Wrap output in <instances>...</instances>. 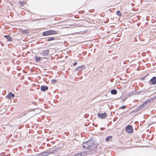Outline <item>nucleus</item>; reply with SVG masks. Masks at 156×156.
<instances>
[{
  "label": "nucleus",
  "mask_w": 156,
  "mask_h": 156,
  "mask_svg": "<svg viewBox=\"0 0 156 156\" xmlns=\"http://www.w3.org/2000/svg\"><path fill=\"white\" fill-rule=\"evenodd\" d=\"M98 116L99 118H101L102 119H104L107 116V114L105 112L103 113L102 114L98 113Z\"/></svg>",
  "instance_id": "423d86ee"
},
{
  "label": "nucleus",
  "mask_w": 156,
  "mask_h": 156,
  "mask_svg": "<svg viewBox=\"0 0 156 156\" xmlns=\"http://www.w3.org/2000/svg\"><path fill=\"white\" fill-rule=\"evenodd\" d=\"M20 3L22 6H23L24 5V1H21L20 2Z\"/></svg>",
  "instance_id": "4be33fe9"
},
{
  "label": "nucleus",
  "mask_w": 156,
  "mask_h": 156,
  "mask_svg": "<svg viewBox=\"0 0 156 156\" xmlns=\"http://www.w3.org/2000/svg\"><path fill=\"white\" fill-rule=\"evenodd\" d=\"M147 103V102L146 101H145L144 103H143L142 104H143L144 105V107L146 105V104Z\"/></svg>",
  "instance_id": "393cba45"
},
{
  "label": "nucleus",
  "mask_w": 156,
  "mask_h": 156,
  "mask_svg": "<svg viewBox=\"0 0 156 156\" xmlns=\"http://www.w3.org/2000/svg\"><path fill=\"white\" fill-rule=\"evenodd\" d=\"M111 93L112 94L115 95L117 94V91L115 89H114L111 90Z\"/></svg>",
  "instance_id": "dca6fc26"
},
{
  "label": "nucleus",
  "mask_w": 156,
  "mask_h": 156,
  "mask_svg": "<svg viewBox=\"0 0 156 156\" xmlns=\"http://www.w3.org/2000/svg\"><path fill=\"white\" fill-rule=\"evenodd\" d=\"M93 144H94L93 141L91 140H89L83 143V147L84 148L87 149L92 147Z\"/></svg>",
  "instance_id": "f257e3e1"
},
{
  "label": "nucleus",
  "mask_w": 156,
  "mask_h": 156,
  "mask_svg": "<svg viewBox=\"0 0 156 156\" xmlns=\"http://www.w3.org/2000/svg\"><path fill=\"white\" fill-rule=\"evenodd\" d=\"M49 51L48 50H42L40 52V55L41 58H44L49 55Z\"/></svg>",
  "instance_id": "7ed1b4c3"
},
{
  "label": "nucleus",
  "mask_w": 156,
  "mask_h": 156,
  "mask_svg": "<svg viewBox=\"0 0 156 156\" xmlns=\"http://www.w3.org/2000/svg\"><path fill=\"white\" fill-rule=\"evenodd\" d=\"M93 147L92 148L90 149L89 150V153L91 154H93L96 152V145L94 144L92 146Z\"/></svg>",
  "instance_id": "39448f33"
},
{
  "label": "nucleus",
  "mask_w": 156,
  "mask_h": 156,
  "mask_svg": "<svg viewBox=\"0 0 156 156\" xmlns=\"http://www.w3.org/2000/svg\"><path fill=\"white\" fill-rule=\"evenodd\" d=\"M77 64V62H74L73 63V65L74 66H76Z\"/></svg>",
  "instance_id": "c85d7f7f"
},
{
  "label": "nucleus",
  "mask_w": 156,
  "mask_h": 156,
  "mask_svg": "<svg viewBox=\"0 0 156 156\" xmlns=\"http://www.w3.org/2000/svg\"><path fill=\"white\" fill-rule=\"evenodd\" d=\"M51 81L52 83H55L57 82V80L55 79L51 80Z\"/></svg>",
  "instance_id": "5701e85b"
},
{
  "label": "nucleus",
  "mask_w": 156,
  "mask_h": 156,
  "mask_svg": "<svg viewBox=\"0 0 156 156\" xmlns=\"http://www.w3.org/2000/svg\"><path fill=\"white\" fill-rule=\"evenodd\" d=\"M133 92H131V93H129V94H128V96H131L132 95H133Z\"/></svg>",
  "instance_id": "bb28decb"
},
{
  "label": "nucleus",
  "mask_w": 156,
  "mask_h": 156,
  "mask_svg": "<svg viewBox=\"0 0 156 156\" xmlns=\"http://www.w3.org/2000/svg\"><path fill=\"white\" fill-rule=\"evenodd\" d=\"M48 87L47 86H42L41 87V90L42 91H44L48 90Z\"/></svg>",
  "instance_id": "9b49d317"
},
{
  "label": "nucleus",
  "mask_w": 156,
  "mask_h": 156,
  "mask_svg": "<svg viewBox=\"0 0 156 156\" xmlns=\"http://www.w3.org/2000/svg\"><path fill=\"white\" fill-rule=\"evenodd\" d=\"M35 58H36V61L37 62H39L40 61L41 59V57H37L36 56L35 57Z\"/></svg>",
  "instance_id": "a211bd4d"
},
{
  "label": "nucleus",
  "mask_w": 156,
  "mask_h": 156,
  "mask_svg": "<svg viewBox=\"0 0 156 156\" xmlns=\"http://www.w3.org/2000/svg\"><path fill=\"white\" fill-rule=\"evenodd\" d=\"M152 84H154L156 83V76L153 77L150 80Z\"/></svg>",
  "instance_id": "1a4fd4ad"
},
{
  "label": "nucleus",
  "mask_w": 156,
  "mask_h": 156,
  "mask_svg": "<svg viewBox=\"0 0 156 156\" xmlns=\"http://www.w3.org/2000/svg\"><path fill=\"white\" fill-rule=\"evenodd\" d=\"M29 31L27 30H23L22 31V33H25L26 34H28Z\"/></svg>",
  "instance_id": "412c9836"
},
{
  "label": "nucleus",
  "mask_w": 156,
  "mask_h": 156,
  "mask_svg": "<svg viewBox=\"0 0 156 156\" xmlns=\"http://www.w3.org/2000/svg\"><path fill=\"white\" fill-rule=\"evenodd\" d=\"M144 107L143 104H141V105H140L137 108H135L133 111V112L136 113L141 110Z\"/></svg>",
  "instance_id": "6e6552de"
},
{
  "label": "nucleus",
  "mask_w": 156,
  "mask_h": 156,
  "mask_svg": "<svg viewBox=\"0 0 156 156\" xmlns=\"http://www.w3.org/2000/svg\"><path fill=\"white\" fill-rule=\"evenodd\" d=\"M79 71H80L82 70H84L85 69L86 67L84 66H78Z\"/></svg>",
  "instance_id": "4468645a"
},
{
  "label": "nucleus",
  "mask_w": 156,
  "mask_h": 156,
  "mask_svg": "<svg viewBox=\"0 0 156 156\" xmlns=\"http://www.w3.org/2000/svg\"><path fill=\"white\" fill-rule=\"evenodd\" d=\"M79 70V68H78V66L77 68H75V69L74 71H76Z\"/></svg>",
  "instance_id": "a878e982"
},
{
  "label": "nucleus",
  "mask_w": 156,
  "mask_h": 156,
  "mask_svg": "<svg viewBox=\"0 0 156 156\" xmlns=\"http://www.w3.org/2000/svg\"><path fill=\"white\" fill-rule=\"evenodd\" d=\"M153 100V98H149V99L146 100V101H147V103L150 102L152 101Z\"/></svg>",
  "instance_id": "6ab92c4d"
},
{
  "label": "nucleus",
  "mask_w": 156,
  "mask_h": 156,
  "mask_svg": "<svg viewBox=\"0 0 156 156\" xmlns=\"http://www.w3.org/2000/svg\"><path fill=\"white\" fill-rule=\"evenodd\" d=\"M85 154V153L84 152H81L76 154L75 156H84Z\"/></svg>",
  "instance_id": "ddd939ff"
},
{
  "label": "nucleus",
  "mask_w": 156,
  "mask_h": 156,
  "mask_svg": "<svg viewBox=\"0 0 156 156\" xmlns=\"http://www.w3.org/2000/svg\"><path fill=\"white\" fill-rule=\"evenodd\" d=\"M49 151V152L50 153V154H54V151Z\"/></svg>",
  "instance_id": "cd10ccee"
},
{
  "label": "nucleus",
  "mask_w": 156,
  "mask_h": 156,
  "mask_svg": "<svg viewBox=\"0 0 156 156\" xmlns=\"http://www.w3.org/2000/svg\"><path fill=\"white\" fill-rule=\"evenodd\" d=\"M116 14L119 16H120L121 15L120 11L119 10L117 11L116 12Z\"/></svg>",
  "instance_id": "aec40b11"
},
{
  "label": "nucleus",
  "mask_w": 156,
  "mask_h": 156,
  "mask_svg": "<svg viewBox=\"0 0 156 156\" xmlns=\"http://www.w3.org/2000/svg\"><path fill=\"white\" fill-rule=\"evenodd\" d=\"M126 99H124V100H123V101H125Z\"/></svg>",
  "instance_id": "7c9ffc66"
},
{
  "label": "nucleus",
  "mask_w": 156,
  "mask_h": 156,
  "mask_svg": "<svg viewBox=\"0 0 156 156\" xmlns=\"http://www.w3.org/2000/svg\"><path fill=\"white\" fill-rule=\"evenodd\" d=\"M125 130L127 133H131L133 132V128L132 126L129 125L126 126Z\"/></svg>",
  "instance_id": "20e7f679"
},
{
  "label": "nucleus",
  "mask_w": 156,
  "mask_h": 156,
  "mask_svg": "<svg viewBox=\"0 0 156 156\" xmlns=\"http://www.w3.org/2000/svg\"><path fill=\"white\" fill-rule=\"evenodd\" d=\"M112 138V136H107L105 138V140L107 141H108L110 139H111Z\"/></svg>",
  "instance_id": "f3484780"
},
{
  "label": "nucleus",
  "mask_w": 156,
  "mask_h": 156,
  "mask_svg": "<svg viewBox=\"0 0 156 156\" xmlns=\"http://www.w3.org/2000/svg\"><path fill=\"white\" fill-rule=\"evenodd\" d=\"M110 81L111 82H112V79H111L110 80Z\"/></svg>",
  "instance_id": "c756f323"
},
{
  "label": "nucleus",
  "mask_w": 156,
  "mask_h": 156,
  "mask_svg": "<svg viewBox=\"0 0 156 156\" xmlns=\"http://www.w3.org/2000/svg\"><path fill=\"white\" fill-rule=\"evenodd\" d=\"M8 41H12V38L9 35H5L4 36Z\"/></svg>",
  "instance_id": "9d476101"
},
{
  "label": "nucleus",
  "mask_w": 156,
  "mask_h": 156,
  "mask_svg": "<svg viewBox=\"0 0 156 156\" xmlns=\"http://www.w3.org/2000/svg\"><path fill=\"white\" fill-rule=\"evenodd\" d=\"M50 154L49 151H44L41 152L39 155L40 156H47Z\"/></svg>",
  "instance_id": "0eeeda50"
},
{
  "label": "nucleus",
  "mask_w": 156,
  "mask_h": 156,
  "mask_svg": "<svg viewBox=\"0 0 156 156\" xmlns=\"http://www.w3.org/2000/svg\"><path fill=\"white\" fill-rule=\"evenodd\" d=\"M55 39V37H48L46 41H50L53 40Z\"/></svg>",
  "instance_id": "2eb2a0df"
},
{
  "label": "nucleus",
  "mask_w": 156,
  "mask_h": 156,
  "mask_svg": "<svg viewBox=\"0 0 156 156\" xmlns=\"http://www.w3.org/2000/svg\"><path fill=\"white\" fill-rule=\"evenodd\" d=\"M126 108V106L125 105H123L121 106L120 108L121 109H125Z\"/></svg>",
  "instance_id": "b1692460"
},
{
  "label": "nucleus",
  "mask_w": 156,
  "mask_h": 156,
  "mask_svg": "<svg viewBox=\"0 0 156 156\" xmlns=\"http://www.w3.org/2000/svg\"><path fill=\"white\" fill-rule=\"evenodd\" d=\"M57 33V32L56 31L50 30L43 32L42 33V35L44 36H47L50 35L52 34H55Z\"/></svg>",
  "instance_id": "f03ea898"
},
{
  "label": "nucleus",
  "mask_w": 156,
  "mask_h": 156,
  "mask_svg": "<svg viewBox=\"0 0 156 156\" xmlns=\"http://www.w3.org/2000/svg\"><path fill=\"white\" fill-rule=\"evenodd\" d=\"M15 94H13L12 92H10L7 96V97L10 99L12 98H13L15 97Z\"/></svg>",
  "instance_id": "f8f14e48"
}]
</instances>
